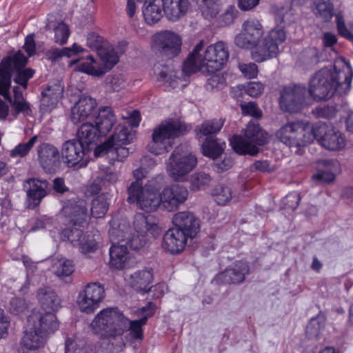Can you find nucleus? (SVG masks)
Here are the masks:
<instances>
[{
  "label": "nucleus",
  "instance_id": "20e7f679",
  "mask_svg": "<svg viewBox=\"0 0 353 353\" xmlns=\"http://www.w3.org/2000/svg\"><path fill=\"white\" fill-rule=\"evenodd\" d=\"M353 70L343 59L334 61V70L323 68L311 78L307 92L312 99L319 101L331 98L335 93L347 94L351 88Z\"/></svg>",
  "mask_w": 353,
  "mask_h": 353
},
{
  "label": "nucleus",
  "instance_id": "338daca9",
  "mask_svg": "<svg viewBox=\"0 0 353 353\" xmlns=\"http://www.w3.org/2000/svg\"><path fill=\"white\" fill-rule=\"evenodd\" d=\"M224 85L225 79L223 77L219 74H214L208 78L206 86L208 90H213L214 89H220Z\"/></svg>",
  "mask_w": 353,
  "mask_h": 353
},
{
  "label": "nucleus",
  "instance_id": "2eb2a0df",
  "mask_svg": "<svg viewBox=\"0 0 353 353\" xmlns=\"http://www.w3.org/2000/svg\"><path fill=\"white\" fill-rule=\"evenodd\" d=\"M125 121L123 126L117 128L116 132L103 144L109 145H126L135 139V132L132 128L139 126L141 121L140 113L138 110L125 111L121 114Z\"/></svg>",
  "mask_w": 353,
  "mask_h": 353
},
{
  "label": "nucleus",
  "instance_id": "5701e85b",
  "mask_svg": "<svg viewBox=\"0 0 353 353\" xmlns=\"http://www.w3.org/2000/svg\"><path fill=\"white\" fill-rule=\"evenodd\" d=\"M62 210L65 216L68 217L75 226H82L88 221L87 203L83 199L68 201Z\"/></svg>",
  "mask_w": 353,
  "mask_h": 353
},
{
  "label": "nucleus",
  "instance_id": "680f3d73",
  "mask_svg": "<svg viewBox=\"0 0 353 353\" xmlns=\"http://www.w3.org/2000/svg\"><path fill=\"white\" fill-rule=\"evenodd\" d=\"M239 68L243 75L248 79H253L257 76L258 67L254 63H239Z\"/></svg>",
  "mask_w": 353,
  "mask_h": 353
},
{
  "label": "nucleus",
  "instance_id": "72a5a7b5",
  "mask_svg": "<svg viewBox=\"0 0 353 353\" xmlns=\"http://www.w3.org/2000/svg\"><path fill=\"white\" fill-rule=\"evenodd\" d=\"M163 0H144L142 13L145 21L148 25L157 23L163 17Z\"/></svg>",
  "mask_w": 353,
  "mask_h": 353
},
{
  "label": "nucleus",
  "instance_id": "f704fd0d",
  "mask_svg": "<svg viewBox=\"0 0 353 353\" xmlns=\"http://www.w3.org/2000/svg\"><path fill=\"white\" fill-rule=\"evenodd\" d=\"M77 140L91 150L97 144L98 139L103 136L99 133L95 124L87 122L80 126L77 131Z\"/></svg>",
  "mask_w": 353,
  "mask_h": 353
},
{
  "label": "nucleus",
  "instance_id": "b1692460",
  "mask_svg": "<svg viewBox=\"0 0 353 353\" xmlns=\"http://www.w3.org/2000/svg\"><path fill=\"white\" fill-rule=\"evenodd\" d=\"M172 222L175 228L183 232L186 236L193 239L200 229V221L190 212H180L174 214Z\"/></svg>",
  "mask_w": 353,
  "mask_h": 353
},
{
  "label": "nucleus",
  "instance_id": "8fccbe9b",
  "mask_svg": "<svg viewBox=\"0 0 353 353\" xmlns=\"http://www.w3.org/2000/svg\"><path fill=\"white\" fill-rule=\"evenodd\" d=\"M201 10L205 19L214 18L219 12L218 0H201Z\"/></svg>",
  "mask_w": 353,
  "mask_h": 353
},
{
  "label": "nucleus",
  "instance_id": "9d476101",
  "mask_svg": "<svg viewBox=\"0 0 353 353\" xmlns=\"http://www.w3.org/2000/svg\"><path fill=\"white\" fill-rule=\"evenodd\" d=\"M312 126L308 122L294 121L283 125L276 136L283 144L290 148H301L314 140Z\"/></svg>",
  "mask_w": 353,
  "mask_h": 353
},
{
  "label": "nucleus",
  "instance_id": "3c124183",
  "mask_svg": "<svg viewBox=\"0 0 353 353\" xmlns=\"http://www.w3.org/2000/svg\"><path fill=\"white\" fill-rule=\"evenodd\" d=\"M143 192H145V188H143L141 182L139 181L132 182L128 188V202L137 205Z\"/></svg>",
  "mask_w": 353,
  "mask_h": 353
},
{
  "label": "nucleus",
  "instance_id": "bf43d9fd",
  "mask_svg": "<svg viewBox=\"0 0 353 353\" xmlns=\"http://www.w3.org/2000/svg\"><path fill=\"white\" fill-rule=\"evenodd\" d=\"M243 89L245 92L250 97H257L261 94L263 90V86L260 82L252 81L244 84Z\"/></svg>",
  "mask_w": 353,
  "mask_h": 353
},
{
  "label": "nucleus",
  "instance_id": "7c9ffc66",
  "mask_svg": "<svg viewBox=\"0 0 353 353\" xmlns=\"http://www.w3.org/2000/svg\"><path fill=\"white\" fill-rule=\"evenodd\" d=\"M109 254L110 264L112 268L123 270L130 265V254L125 244L113 243L110 248Z\"/></svg>",
  "mask_w": 353,
  "mask_h": 353
},
{
  "label": "nucleus",
  "instance_id": "393cba45",
  "mask_svg": "<svg viewBox=\"0 0 353 353\" xmlns=\"http://www.w3.org/2000/svg\"><path fill=\"white\" fill-rule=\"evenodd\" d=\"M63 92V85L60 80L50 82L41 93V109L43 112L52 110L61 98Z\"/></svg>",
  "mask_w": 353,
  "mask_h": 353
},
{
  "label": "nucleus",
  "instance_id": "58836bf2",
  "mask_svg": "<svg viewBox=\"0 0 353 353\" xmlns=\"http://www.w3.org/2000/svg\"><path fill=\"white\" fill-rule=\"evenodd\" d=\"M225 143L221 139L207 137L203 143L201 148L203 155L215 159L224 151Z\"/></svg>",
  "mask_w": 353,
  "mask_h": 353
},
{
  "label": "nucleus",
  "instance_id": "c03bdc74",
  "mask_svg": "<svg viewBox=\"0 0 353 353\" xmlns=\"http://www.w3.org/2000/svg\"><path fill=\"white\" fill-rule=\"evenodd\" d=\"M81 51L83 48L77 43H74L70 48H52L47 52V56L50 60L54 61L62 57H70Z\"/></svg>",
  "mask_w": 353,
  "mask_h": 353
},
{
  "label": "nucleus",
  "instance_id": "9b49d317",
  "mask_svg": "<svg viewBox=\"0 0 353 353\" xmlns=\"http://www.w3.org/2000/svg\"><path fill=\"white\" fill-rule=\"evenodd\" d=\"M182 39L171 30H162L155 33L151 39V50L162 61H169L181 52Z\"/></svg>",
  "mask_w": 353,
  "mask_h": 353
},
{
  "label": "nucleus",
  "instance_id": "6e6d98bb",
  "mask_svg": "<svg viewBox=\"0 0 353 353\" xmlns=\"http://www.w3.org/2000/svg\"><path fill=\"white\" fill-rule=\"evenodd\" d=\"M89 347L84 342L77 341L68 338L65 343V353H89Z\"/></svg>",
  "mask_w": 353,
  "mask_h": 353
},
{
  "label": "nucleus",
  "instance_id": "79ce46f5",
  "mask_svg": "<svg viewBox=\"0 0 353 353\" xmlns=\"http://www.w3.org/2000/svg\"><path fill=\"white\" fill-rule=\"evenodd\" d=\"M108 208V195L101 194L92 200L90 209L91 214L95 218H101L106 214Z\"/></svg>",
  "mask_w": 353,
  "mask_h": 353
},
{
  "label": "nucleus",
  "instance_id": "c756f323",
  "mask_svg": "<svg viewBox=\"0 0 353 353\" xmlns=\"http://www.w3.org/2000/svg\"><path fill=\"white\" fill-rule=\"evenodd\" d=\"M97 105L96 101L90 97H82L71 110L70 119L74 123L85 120L92 115Z\"/></svg>",
  "mask_w": 353,
  "mask_h": 353
},
{
  "label": "nucleus",
  "instance_id": "cd10ccee",
  "mask_svg": "<svg viewBox=\"0 0 353 353\" xmlns=\"http://www.w3.org/2000/svg\"><path fill=\"white\" fill-rule=\"evenodd\" d=\"M250 273V268L247 262L239 261L233 263L224 272L219 274V279L224 283H239L245 279Z\"/></svg>",
  "mask_w": 353,
  "mask_h": 353
},
{
  "label": "nucleus",
  "instance_id": "473e14b6",
  "mask_svg": "<svg viewBox=\"0 0 353 353\" xmlns=\"http://www.w3.org/2000/svg\"><path fill=\"white\" fill-rule=\"evenodd\" d=\"M38 300L41 305L42 309L47 314L50 312L54 314L61 307V301L57 294L50 288H40L37 292Z\"/></svg>",
  "mask_w": 353,
  "mask_h": 353
},
{
  "label": "nucleus",
  "instance_id": "13d9d810",
  "mask_svg": "<svg viewBox=\"0 0 353 353\" xmlns=\"http://www.w3.org/2000/svg\"><path fill=\"white\" fill-rule=\"evenodd\" d=\"M312 112L318 118L331 119L336 115L335 108L330 105L317 107L312 110Z\"/></svg>",
  "mask_w": 353,
  "mask_h": 353
},
{
  "label": "nucleus",
  "instance_id": "09e8293b",
  "mask_svg": "<svg viewBox=\"0 0 353 353\" xmlns=\"http://www.w3.org/2000/svg\"><path fill=\"white\" fill-rule=\"evenodd\" d=\"M211 176L205 172L194 173L191 177V189L196 191L205 189L211 181Z\"/></svg>",
  "mask_w": 353,
  "mask_h": 353
},
{
  "label": "nucleus",
  "instance_id": "dca6fc26",
  "mask_svg": "<svg viewBox=\"0 0 353 353\" xmlns=\"http://www.w3.org/2000/svg\"><path fill=\"white\" fill-rule=\"evenodd\" d=\"M312 135L319 144L329 150H339L345 145V138L338 130L325 123L312 125Z\"/></svg>",
  "mask_w": 353,
  "mask_h": 353
},
{
  "label": "nucleus",
  "instance_id": "4c0bfd02",
  "mask_svg": "<svg viewBox=\"0 0 353 353\" xmlns=\"http://www.w3.org/2000/svg\"><path fill=\"white\" fill-rule=\"evenodd\" d=\"M54 16L49 14L48 17V23L46 28L47 30H53L54 32V41L59 45L65 44L69 37L70 30L68 26L63 21L58 22L56 24L54 22Z\"/></svg>",
  "mask_w": 353,
  "mask_h": 353
},
{
  "label": "nucleus",
  "instance_id": "f03ea898",
  "mask_svg": "<svg viewBox=\"0 0 353 353\" xmlns=\"http://www.w3.org/2000/svg\"><path fill=\"white\" fill-rule=\"evenodd\" d=\"M204 42L201 40L184 61L183 69L176 71L164 66L159 72V80L172 88H176L183 82L182 76H189L198 70L205 69L214 73L223 68L229 58L228 48L223 41H218L203 48Z\"/></svg>",
  "mask_w": 353,
  "mask_h": 353
},
{
  "label": "nucleus",
  "instance_id": "a19ab883",
  "mask_svg": "<svg viewBox=\"0 0 353 353\" xmlns=\"http://www.w3.org/2000/svg\"><path fill=\"white\" fill-rule=\"evenodd\" d=\"M225 123V119H212L203 122L196 128L199 139L202 136H210L219 132Z\"/></svg>",
  "mask_w": 353,
  "mask_h": 353
},
{
  "label": "nucleus",
  "instance_id": "603ef678",
  "mask_svg": "<svg viewBox=\"0 0 353 353\" xmlns=\"http://www.w3.org/2000/svg\"><path fill=\"white\" fill-rule=\"evenodd\" d=\"M213 195L217 204L223 205L232 199V191L229 187L219 185L214 189Z\"/></svg>",
  "mask_w": 353,
  "mask_h": 353
},
{
  "label": "nucleus",
  "instance_id": "4468645a",
  "mask_svg": "<svg viewBox=\"0 0 353 353\" xmlns=\"http://www.w3.org/2000/svg\"><path fill=\"white\" fill-rule=\"evenodd\" d=\"M310 100L306 88L294 85L285 87L281 91L279 105L283 111L299 112L310 104Z\"/></svg>",
  "mask_w": 353,
  "mask_h": 353
},
{
  "label": "nucleus",
  "instance_id": "864d4df0",
  "mask_svg": "<svg viewBox=\"0 0 353 353\" xmlns=\"http://www.w3.org/2000/svg\"><path fill=\"white\" fill-rule=\"evenodd\" d=\"M5 307L11 314L18 315L25 311L27 304L23 298L12 296Z\"/></svg>",
  "mask_w": 353,
  "mask_h": 353
},
{
  "label": "nucleus",
  "instance_id": "412c9836",
  "mask_svg": "<svg viewBox=\"0 0 353 353\" xmlns=\"http://www.w3.org/2000/svg\"><path fill=\"white\" fill-rule=\"evenodd\" d=\"M90 150L78 140L70 139L63 143L61 153L66 165L72 168L80 163Z\"/></svg>",
  "mask_w": 353,
  "mask_h": 353
},
{
  "label": "nucleus",
  "instance_id": "f257e3e1",
  "mask_svg": "<svg viewBox=\"0 0 353 353\" xmlns=\"http://www.w3.org/2000/svg\"><path fill=\"white\" fill-rule=\"evenodd\" d=\"M155 305L152 302L138 310L143 317L130 321L117 308H107L101 310L92 321L93 331L100 334L103 339L108 340V349L112 353L118 352L124 347L128 336L130 341H141L143 339V326L150 316L154 313Z\"/></svg>",
  "mask_w": 353,
  "mask_h": 353
},
{
  "label": "nucleus",
  "instance_id": "0e129e2a",
  "mask_svg": "<svg viewBox=\"0 0 353 353\" xmlns=\"http://www.w3.org/2000/svg\"><path fill=\"white\" fill-rule=\"evenodd\" d=\"M241 108L243 114L252 116L254 118H260L261 117V112L257 108L254 102H249L241 105Z\"/></svg>",
  "mask_w": 353,
  "mask_h": 353
},
{
  "label": "nucleus",
  "instance_id": "e433bc0d",
  "mask_svg": "<svg viewBox=\"0 0 353 353\" xmlns=\"http://www.w3.org/2000/svg\"><path fill=\"white\" fill-rule=\"evenodd\" d=\"M105 154L113 159L123 161L129 155V149L125 145H109L108 144H101L95 148L94 155L97 157Z\"/></svg>",
  "mask_w": 353,
  "mask_h": 353
},
{
  "label": "nucleus",
  "instance_id": "ea45409f",
  "mask_svg": "<svg viewBox=\"0 0 353 353\" xmlns=\"http://www.w3.org/2000/svg\"><path fill=\"white\" fill-rule=\"evenodd\" d=\"M160 199V193L149 191L148 190H145L137 205L145 212H154L158 208H161Z\"/></svg>",
  "mask_w": 353,
  "mask_h": 353
},
{
  "label": "nucleus",
  "instance_id": "de8ad7c7",
  "mask_svg": "<svg viewBox=\"0 0 353 353\" xmlns=\"http://www.w3.org/2000/svg\"><path fill=\"white\" fill-rule=\"evenodd\" d=\"M38 139V136L31 137L28 142L21 143L10 151V156L13 158L25 157L28 154Z\"/></svg>",
  "mask_w": 353,
  "mask_h": 353
},
{
  "label": "nucleus",
  "instance_id": "aec40b11",
  "mask_svg": "<svg viewBox=\"0 0 353 353\" xmlns=\"http://www.w3.org/2000/svg\"><path fill=\"white\" fill-rule=\"evenodd\" d=\"M38 161L40 166L49 173L58 171L61 165L59 149L48 143H43L37 147Z\"/></svg>",
  "mask_w": 353,
  "mask_h": 353
},
{
  "label": "nucleus",
  "instance_id": "e2e57ef3",
  "mask_svg": "<svg viewBox=\"0 0 353 353\" xmlns=\"http://www.w3.org/2000/svg\"><path fill=\"white\" fill-rule=\"evenodd\" d=\"M103 186H104V179L102 177L97 176L87 187L85 194L90 196L97 194L101 190Z\"/></svg>",
  "mask_w": 353,
  "mask_h": 353
},
{
  "label": "nucleus",
  "instance_id": "37998d69",
  "mask_svg": "<svg viewBox=\"0 0 353 353\" xmlns=\"http://www.w3.org/2000/svg\"><path fill=\"white\" fill-rule=\"evenodd\" d=\"M313 10L314 14L327 21L334 14V8L330 0H315Z\"/></svg>",
  "mask_w": 353,
  "mask_h": 353
},
{
  "label": "nucleus",
  "instance_id": "69168bd1",
  "mask_svg": "<svg viewBox=\"0 0 353 353\" xmlns=\"http://www.w3.org/2000/svg\"><path fill=\"white\" fill-rule=\"evenodd\" d=\"M236 10L234 7L227 9L223 14L219 17V23L221 26H225L231 24L236 17Z\"/></svg>",
  "mask_w": 353,
  "mask_h": 353
},
{
  "label": "nucleus",
  "instance_id": "ddd939ff",
  "mask_svg": "<svg viewBox=\"0 0 353 353\" xmlns=\"http://www.w3.org/2000/svg\"><path fill=\"white\" fill-rule=\"evenodd\" d=\"M197 159L183 146L176 148L168 159L167 171L174 181H184L188 174L196 167Z\"/></svg>",
  "mask_w": 353,
  "mask_h": 353
},
{
  "label": "nucleus",
  "instance_id": "a211bd4d",
  "mask_svg": "<svg viewBox=\"0 0 353 353\" xmlns=\"http://www.w3.org/2000/svg\"><path fill=\"white\" fill-rule=\"evenodd\" d=\"M104 296L103 287L99 283H90L79 292L77 302L81 312L90 314L99 307Z\"/></svg>",
  "mask_w": 353,
  "mask_h": 353
},
{
  "label": "nucleus",
  "instance_id": "39448f33",
  "mask_svg": "<svg viewBox=\"0 0 353 353\" xmlns=\"http://www.w3.org/2000/svg\"><path fill=\"white\" fill-rule=\"evenodd\" d=\"M26 63L27 57L21 51H18L12 57H7L0 63V94L12 105L14 114H23L24 116L31 114L30 103L25 99L12 101L9 89L12 77L13 81L23 88H27L28 82L33 77L34 70L25 68Z\"/></svg>",
  "mask_w": 353,
  "mask_h": 353
},
{
  "label": "nucleus",
  "instance_id": "f8f14e48",
  "mask_svg": "<svg viewBox=\"0 0 353 353\" xmlns=\"http://www.w3.org/2000/svg\"><path fill=\"white\" fill-rule=\"evenodd\" d=\"M133 228L134 232L126 236L125 244H128L134 250L143 248L148 241L161 234L158 225L151 222L149 216L141 213L134 216Z\"/></svg>",
  "mask_w": 353,
  "mask_h": 353
},
{
  "label": "nucleus",
  "instance_id": "f3484780",
  "mask_svg": "<svg viewBox=\"0 0 353 353\" xmlns=\"http://www.w3.org/2000/svg\"><path fill=\"white\" fill-rule=\"evenodd\" d=\"M61 239L68 241L74 247L78 248L82 253L94 252L97 249L99 234L98 231L84 234L83 231L71 227L64 229L61 234Z\"/></svg>",
  "mask_w": 353,
  "mask_h": 353
},
{
  "label": "nucleus",
  "instance_id": "bb28decb",
  "mask_svg": "<svg viewBox=\"0 0 353 353\" xmlns=\"http://www.w3.org/2000/svg\"><path fill=\"white\" fill-rule=\"evenodd\" d=\"M189 238L183 231L175 227L168 230L163 237V248L171 254L183 251Z\"/></svg>",
  "mask_w": 353,
  "mask_h": 353
},
{
  "label": "nucleus",
  "instance_id": "c85d7f7f",
  "mask_svg": "<svg viewBox=\"0 0 353 353\" xmlns=\"http://www.w3.org/2000/svg\"><path fill=\"white\" fill-rule=\"evenodd\" d=\"M163 14L165 18L172 22H176L183 18L190 8L189 0H163Z\"/></svg>",
  "mask_w": 353,
  "mask_h": 353
},
{
  "label": "nucleus",
  "instance_id": "0eeeda50",
  "mask_svg": "<svg viewBox=\"0 0 353 353\" xmlns=\"http://www.w3.org/2000/svg\"><path fill=\"white\" fill-rule=\"evenodd\" d=\"M59 328V322L53 314H41L33 310L28 316L26 329L21 341L22 347L37 350L46 345L48 336Z\"/></svg>",
  "mask_w": 353,
  "mask_h": 353
},
{
  "label": "nucleus",
  "instance_id": "423d86ee",
  "mask_svg": "<svg viewBox=\"0 0 353 353\" xmlns=\"http://www.w3.org/2000/svg\"><path fill=\"white\" fill-rule=\"evenodd\" d=\"M103 39L95 33H90L87 38V44L92 50L98 51L100 58L97 61L92 56L78 61L79 71L99 77L112 69L119 61V55L122 50L119 47L108 46L101 47Z\"/></svg>",
  "mask_w": 353,
  "mask_h": 353
},
{
  "label": "nucleus",
  "instance_id": "49530a36",
  "mask_svg": "<svg viewBox=\"0 0 353 353\" xmlns=\"http://www.w3.org/2000/svg\"><path fill=\"white\" fill-rule=\"evenodd\" d=\"M110 228L108 233L110 240L112 242L118 241L119 243L125 242L128 226L125 224H119L117 225L114 222H110Z\"/></svg>",
  "mask_w": 353,
  "mask_h": 353
},
{
  "label": "nucleus",
  "instance_id": "6ab92c4d",
  "mask_svg": "<svg viewBox=\"0 0 353 353\" xmlns=\"http://www.w3.org/2000/svg\"><path fill=\"white\" fill-rule=\"evenodd\" d=\"M189 192L181 185L172 184L165 188L160 193L161 208L168 212H174L188 199Z\"/></svg>",
  "mask_w": 353,
  "mask_h": 353
},
{
  "label": "nucleus",
  "instance_id": "4d7b16f0",
  "mask_svg": "<svg viewBox=\"0 0 353 353\" xmlns=\"http://www.w3.org/2000/svg\"><path fill=\"white\" fill-rule=\"evenodd\" d=\"M336 26L339 34L342 37L353 41V25L349 30L345 24L343 16L340 14L336 15Z\"/></svg>",
  "mask_w": 353,
  "mask_h": 353
},
{
  "label": "nucleus",
  "instance_id": "7ed1b4c3",
  "mask_svg": "<svg viewBox=\"0 0 353 353\" xmlns=\"http://www.w3.org/2000/svg\"><path fill=\"white\" fill-rule=\"evenodd\" d=\"M264 34L263 26L256 19L245 20L241 30L234 39L237 47L252 50V58L256 62H263L275 57L279 51V46L286 38L285 32L281 28L272 29L262 40Z\"/></svg>",
  "mask_w": 353,
  "mask_h": 353
},
{
  "label": "nucleus",
  "instance_id": "774afa93",
  "mask_svg": "<svg viewBox=\"0 0 353 353\" xmlns=\"http://www.w3.org/2000/svg\"><path fill=\"white\" fill-rule=\"evenodd\" d=\"M9 325L8 317L5 316L4 311L0 308V339L7 335Z\"/></svg>",
  "mask_w": 353,
  "mask_h": 353
},
{
  "label": "nucleus",
  "instance_id": "2f4dec72",
  "mask_svg": "<svg viewBox=\"0 0 353 353\" xmlns=\"http://www.w3.org/2000/svg\"><path fill=\"white\" fill-rule=\"evenodd\" d=\"M339 166L337 161L334 159H323L317 163V170L312 179L319 182L330 183L335 179L334 172Z\"/></svg>",
  "mask_w": 353,
  "mask_h": 353
},
{
  "label": "nucleus",
  "instance_id": "6e6552de",
  "mask_svg": "<svg viewBox=\"0 0 353 353\" xmlns=\"http://www.w3.org/2000/svg\"><path fill=\"white\" fill-rule=\"evenodd\" d=\"M187 130V126L178 121L166 120L153 130L152 142L149 145L150 152L159 155L172 147L174 139Z\"/></svg>",
  "mask_w": 353,
  "mask_h": 353
},
{
  "label": "nucleus",
  "instance_id": "5fc2aeb1",
  "mask_svg": "<svg viewBox=\"0 0 353 353\" xmlns=\"http://www.w3.org/2000/svg\"><path fill=\"white\" fill-rule=\"evenodd\" d=\"M323 327L324 324L319 318L312 319L306 327L307 336L310 339H318Z\"/></svg>",
  "mask_w": 353,
  "mask_h": 353
},
{
  "label": "nucleus",
  "instance_id": "4be33fe9",
  "mask_svg": "<svg viewBox=\"0 0 353 353\" xmlns=\"http://www.w3.org/2000/svg\"><path fill=\"white\" fill-rule=\"evenodd\" d=\"M152 279L153 274L151 270L145 268L142 270H139L131 275L132 285L137 290L143 292L152 291V288H153L154 291L159 292V294L157 295V297L159 298L165 292L167 286L164 283H162L155 285L153 287H149Z\"/></svg>",
  "mask_w": 353,
  "mask_h": 353
},
{
  "label": "nucleus",
  "instance_id": "c9c22d12",
  "mask_svg": "<svg viewBox=\"0 0 353 353\" xmlns=\"http://www.w3.org/2000/svg\"><path fill=\"white\" fill-rule=\"evenodd\" d=\"M116 117L110 107H103L99 110L94 124L102 136H105L112 128Z\"/></svg>",
  "mask_w": 353,
  "mask_h": 353
},
{
  "label": "nucleus",
  "instance_id": "052dcab7",
  "mask_svg": "<svg viewBox=\"0 0 353 353\" xmlns=\"http://www.w3.org/2000/svg\"><path fill=\"white\" fill-rule=\"evenodd\" d=\"M301 201V196L299 192H292L287 194L283 199V203L287 208L295 210Z\"/></svg>",
  "mask_w": 353,
  "mask_h": 353
},
{
  "label": "nucleus",
  "instance_id": "a878e982",
  "mask_svg": "<svg viewBox=\"0 0 353 353\" xmlns=\"http://www.w3.org/2000/svg\"><path fill=\"white\" fill-rule=\"evenodd\" d=\"M26 183L29 186L26 191L27 196L34 205H39L52 190L51 185L45 179L31 178L26 180Z\"/></svg>",
  "mask_w": 353,
  "mask_h": 353
},
{
  "label": "nucleus",
  "instance_id": "1a4fd4ad",
  "mask_svg": "<svg viewBox=\"0 0 353 353\" xmlns=\"http://www.w3.org/2000/svg\"><path fill=\"white\" fill-rule=\"evenodd\" d=\"M268 139V134L261 129L259 123L250 121L245 130L244 135L233 136L230 139V144L237 154L255 155L259 152L257 145H265Z\"/></svg>",
  "mask_w": 353,
  "mask_h": 353
},
{
  "label": "nucleus",
  "instance_id": "a18cd8bd",
  "mask_svg": "<svg viewBox=\"0 0 353 353\" xmlns=\"http://www.w3.org/2000/svg\"><path fill=\"white\" fill-rule=\"evenodd\" d=\"M52 268L54 274L60 278L69 276L74 272L72 261L65 259L55 261Z\"/></svg>",
  "mask_w": 353,
  "mask_h": 353
}]
</instances>
